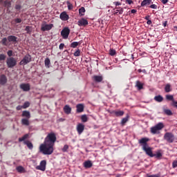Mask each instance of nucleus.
<instances>
[{
  "mask_svg": "<svg viewBox=\"0 0 177 177\" xmlns=\"http://www.w3.org/2000/svg\"><path fill=\"white\" fill-rule=\"evenodd\" d=\"M113 13L116 16H118V15H122V13H124V8L121 7H115L113 10Z\"/></svg>",
  "mask_w": 177,
  "mask_h": 177,
  "instance_id": "nucleus-13",
  "label": "nucleus"
},
{
  "mask_svg": "<svg viewBox=\"0 0 177 177\" xmlns=\"http://www.w3.org/2000/svg\"><path fill=\"white\" fill-rule=\"evenodd\" d=\"M162 3H163V5H165L166 3H168V0H161Z\"/></svg>",
  "mask_w": 177,
  "mask_h": 177,
  "instance_id": "nucleus-56",
  "label": "nucleus"
},
{
  "mask_svg": "<svg viewBox=\"0 0 177 177\" xmlns=\"http://www.w3.org/2000/svg\"><path fill=\"white\" fill-rule=\"evenodd\" d=\"M176 167H177V160H174L172 162V167L173 168H176Z\"/></svg>",
  "mask_w": 177,
  "mask_h": 177,
  "instance_id": "nucleus-50",
  "label": "nucleus"
},
{
  "mask_svg": "<svg viewBox=\"0 0 177 177\" xmlns=\"http://www.w3.org/2000/svg\"><path fill=\"white\" fill-rule=\"evenodd\" d=\"M145 84L142 82H140V81L138 80L136 82V87L138 88V91H142V89H143V86Z\"/></svg>",
  "mask_w": 177,
  "mask_h": 177,
  "instance_id": "nucleus-22",
  "label": "nucleus"
},
{
  "mask_svg": "<svg viewBox=\"0 0 177 177\" xmlns=\"http://www.w3.org/2000/svg\"><path fill=\"white\" fill-rule=\"evenodd\" d=\"M17 39H18L17 37L15 35H9L7 38L6 37L3 38L1 41V44L3 46H8V45L9 44V42H11L12 44H17L18 42Z\"/></svg>",
  "mask_w": 177,
  "mask_h": 177,
  "instance_id": "nucleus-3",
  "label": "nucleus"
},
{
  "mask_svg": "<svg viewBox=\"0 0 177 177\" xmlns=\"http://www.w3.org/2000/svg\"><path fill=\"white\" fill-rule=\"evenodd\" d=\"M84 13H85V8L82 7L79 9V15H80V16H84Z\"/></svg>",
  "mask_w": 177,
  "mask_h": 177,
  "instance_id": "nucleus-38",
  "label": "nucleus"
},
{
  "mask_svg": "<svg viewBox=\"0 0 177 177\" xmlns=\"http://www.w3.org/2000/svg\"><path fill=\"white\" fill-rule=\"evenodd\" d=\"M78 45H81V43L80 41H73L71 44V48H77Z\"/></svg>",
  "mask_w": 177,
  "mask_h": 177,
  "instance_id": "nucleus-32",
  "label": "nucleus"
},
{
  "mask_svg": "<svg viewBox=\"0 0 177 177\" xmlns=\"http://www.w3.org/2000/svg\"><path fill=\"white\" fill-rule=\"evenodd\" d=\"M67 150H68V145H65L64 146V147L62 148V151H63V153H66V151H67Z\"/></svg>",
  "mask_w": 177,
  "mask_h": 177,
  "instance_id": "nucleus-45",
  "label": "nucleus"
},
{
  "mask_svg": "<svg viewBox=\"0 0 177 177\" xmlns=\"http://www.w3.org/2000/svg\"><path fill=\"white\" fill-rule=\"evenodd\" d=\"M16 109L19 111L23 109V106H20V105L17 106Z\"/></svg>",
  "mask_w": 177,
  "mask_h": 177,
  "instance_id": "nucleus-55",
  "label": "nucleus"
},
{
  "mask_svg": "<svg viewBox=\"0 0 177 177\" xmlns=\"http://www.w3.org/2000/svg\"><path fill=\"white\" fill-rule=\"evenodd\" d=\"M113 5H115L117 8V6H120V5H122V3L120 1H115V2H113Z\"/></svg>",
  "mask_w": 177,
  "mask_h": 177,
  "instance_id": "nucleus-48",
  "label": "nucleus"
},
{
  "mask_svg": "<svg viewBox=\"0 0 177 177\" xmlns=\"http://www.w3.org/2000/svg\"><path fill=\"white\" fill-rule=\"evenodd\" d=\"M151 3H153V1L151 0H143L141 2V6H149V5H151Z\"/></svg>",
  "mask_w": 177,
  "mask_h": 177,
  "instance_id": "nucleus-21",
  "label": "nucleus"
},
{
  "mask_svg": "<svg viewBox=\"0 0 177 177\" xmlns=\"http://www.w3.org/2000/svg\"><path fill=\"white\" fill-rule=\"evenodd\" d=\"M93 80L95 81V82H102V81H103V76L94 75L93 76Z\"/></svg>",
  "mask_w": 177,
  "mask_h": 177,
  "instance_id": "nucleus-19",
  "label": "nucleus"
},
{
  "mask_svg": "<svg viewBox=\"0 0 177 177\" xmlns=\"http://www.w3.org/2000/svg\"><path fill=\"white\" fill-rule=\"evenodd\" d=\"M166 100H169L170 102H173L175 100L174 98V95H166Z\"/></svg>",
  "mask_w": 177,
  "mask_h": 177,
  "instance_id": "nucleus-36",
  "label": "nucleus"
},
{
  "mask_svg": "<svg viewBox=\"0 0 177 177\" xmlns=\"http://www.w3.org/2000/svg\"><path fill=\"white\" fill-rule=\"evenodd\" d=\"M31 55L27 54L24 57L22 60L19 62L20 66H26V64H28L30 62H31Z\"/></svg>",
  "mask_w": 177,
  "mask_h": 177,
  "instance_id": "nucleus-8",
  "label": "nucleus"
},
{
  "mask_svg": "<svg viewBox=\"0 0 177 177\" xmlns=\"http://www.w3.org/2000/svg\"><path fill=\"white\" fill-rule=\"evenodd\" d=\"M8 82V77L6 75H0V85H6Z\"/></svg>",
  "mask_w": 177,
  "mask_h": 177,
  "instance_id": "nucleus-16",
  "label": "nucleus"
},
{
  "mask_svg": "<svg viewBox=\"0 0 177 177\" xmlns=\"http://www.w3.org/2000/svg\"><path fill=\"white\" fill-rule=\"evenodd\" d=\"M64 48V44L61 43L59 44V49H60V50H63Z\"/></svg>",
  "mask_w": 177,
  "mask_h": 177,
  "instance_id": "nucleus-49",
  "label": "nucleus"
},
{
  "mask_svg": "<svg viewBox=\"0 0 177 177\" xmlns=\"http://www.w3.org/2000/svg\"><path fill=\"white\" fill-rule=\"evenodd\" d=\"M61 35L64 39H67L68 38V35H70V28H64L61 31Z\"/></svg>",
  "mask_w": 177,
  "mask_h": 177,
  "instance_id": "nucleus-9",
  "label": "nucleus"
},
{
  "mask_svg": "<svg viewBox=\"0 0 177 177\" xmlns=\"http://www.w3.org/2000/svg\"><path fill=\"white\" fill-rule=\"evenodd\" d=\"M113 113L116 117H122L124 113V111H113Z\"/></svg>",
  "mask_w": 177,
  "mask_h": 177,
  "instance_id": "nucleus-26",
  "label": "nucleus"
},
{
  "mask_svg": "<svg viewBox=\"0 0 177 177\" xmlns=\"http://www.w3.org/2000/svg\"><path fill=\"white\" fill-rule=\"evenodd\" d=\"M19 88L24 92H28L31 89V86L28 83H22L19 85Z\"/></svg>",
  "mask_w": 177,
  "mask_h": 177,
  "instance_id": "nucleus-10",
  "label": "nucleus"
},
{
  "mask_svg": "<svg viewBox=\"0 0 177 177\" xmlns=\"http://www.w3.org/2000/svg\"><path fill=\"white\" fill-rule=\"evenodd\" d=\"M149 140L150 139H149V138H142L138 140V143L142 146V149L143 151L146 153L147 156H149V157H154L153 148L150 147L149 144H147Z\"/></svg>",
  "mask_w": 177,
  "mask_h": 177,
  "instance_id": "nucleus-2",
  "label": "nucleus"
},
{
  "mask_svg": "<svg viewBox=\"0 0 177 177\" xmlns=\"http://www.w3.org/2000/svg\"><path fill=\"white\" fill-rule=\"evenodd\" d=\"M148 177H160V175L159 174L151 175Z\"/></svg>",
  "mask_w": 177,
  "mask_h": 177,
  "instance_id": "nucleus-58",
  "label": "nucleus"
},
{
  "mask_svg": "<svg viewBox=\"0 0 177 177\" xmlns=\"http://www.w3.org/2000/svg\"><path fill=\"white\" fill-rule=\"evenodd\" d=\"M81 55V50L80 49H77L75 53H74V56L78 57Z\"/></svg>",
  "mask_w": 177,
  "mask_h": 177,
  "instance_id": "nucleus-43",
  "label": "nucleus"
},
{
  "mask_svg": "<svg viewBox=\"0 0 177 177\" xmlns=\"http://www.w3.org/2000/svg\"><path fill=\"white\" fill-rule=\"evenodd\" d=\"M171 104L173 107H175L176 109H177V101L176 100H174L173 102H171Z\"/></svg>",
  "mask_w": 177,
  "mask_h": 177,
  "instance_id": "nucleus-46",
  "label": "nucleus"
},
{
  "mask_svg": "<svg viewBox=\"0 0 177 177\" xmlns=\"http://www.w3.org/2000/svg\"><path fill=\"white\" fill-rule=\"evenodd\" d=\"M16 170L19 174H24L26 172V169H24V167H23V166L17 167Z\"/></svg>",
  "mask_w": 177,
  "mask_h": 177,
  "instance_id": "nucleus-29",
  "label": "nucleus"
},
{
  "mask_svg": "<svg viewBox=\"0 0 177 177\" xmlns=\"http://www.w3.org/2000/svg\"><path fill=\"white\" fill-rule=\"evenodd\" d=\"M64 111L66 114H71V107L68 105H65L64 107Z\"/></svg>",
  "mask_w": 177,
  "mask_h": 177,
  "instance_id": "nucleus-27",
  "label": "nucleus"
},
{
  "mask_svg": "<svg viewBox=\"0 0 177 177\" xmlns=\"http://www.w3.org/2000/svg\"><path fill=\"white\" fill-rule=\"evenodd\" d=\"M109 55L110 56H115V55H117V51L113 48H110Z\"/></svg>",
  "mask_w": 177,
  "mask_h": 177,
  "instance_id": "nucleus-37",
  "label": "nucleus"
},
{
  "mask_svg": "<svg viewBox=\"0 0 177 177\" xmlns=\"http://www.w3.org/2000/svg\"><path fill=\"white\" fill-rule=\"evenodd\" d=\"M28 138H30V134L26 133L23 137L19 138V142H24V145H26L29 150H32V149H34L32 142L29 140H26V139H28Z\"/></svg>",
  "mask_w": 177,
  "mask_h": 177,
  "instance_id": "nucleus-4",
  "label": "nucleus"
},
{
  "mask_svg": "<svg viewBox=\"0 0 177 177\" xmlns=\"http://www.w3.org/2000/svg\"><path fill=\"white\" fill-rule=\"evenodd\" d=\"M163 112L165 113V114H166V115H172V111H171V109H164Z\"/></svg>",
  "mask_w": 177,
  "mask_h": 177,
  "instance_id": "nucleus-33",
  "label": "nucleus"
},
{
  "mask_svg": "<svg viewBox=\"0 0 177 177\" xmlns=\"http://www.w3.org/2000/svg\"><path fill=\"white\" fill-rule=\"evenodd\" d=\"M81 120H82V122H88V117L86 116V115H83L81 117Z\"/></svg>",
  "mask_w": 177,
  "mask_h": 177,
  "instance_id": "nucleus-39",
  "label": "nucleus"
},
{
  "mask_svg": "<svg viewBox=\"0 0 177 177\" xmlns=\"http://www.w3.org/2000/svg\"><path fill=\"white\" fill-rule=\"evenodd\" d=\"M77 24L78 26H80V27L82 26H88V20L85 19V18H82V19L77 21Z\"/></svg>",
  "mask_w": 177,
  "mask_h": 177,
  "instance_id": "nucleus-17",
  "label": "nucleus"
},
{
  "mask_svg": "<svg viewBox=\"0 0 177 177\" xmlns=\"http://www.w3.org/2000/svg\"><path fill=\"white\" fill-rule=\"evenodd\" d=\"M164 128V123L159 122L154 127L151 128V133H153V135H156V133H158V131H161Z\"/></svg>",
  "mask_w": 177,
  "mask_h": 177,
  "instance_id": "nucleus-5",
  "label": "nucleus"
},
{
  "mask_svg": "<svg viewBox=\"0 0 177 177\" xmlns=\"http://www.w3.org/2000/svg\"><path fill=\"white\" fill-rule=\"evenodd\" d=\"M153 156L156 158H161L162 153H161V151H158L156 154L153 153Z\"/></svg>",
  "mask_w": 177,
  "mask_h": 177,
  "instance_id": "nucleus-34",
  "label": "nucleus"
},
{
  "mask_svg": "<svg viewBox=\"0 0 177 177\" xmlns=\"http://www.w3.org/2000/svg\"><path fill=\"white\" fill-rule=\"evenodd\" d=\"M142 73H146V69H143Z\"/></svg>",
  "mask_w": 177,
  "mask_h": 177,
  "instance_id": "nucleus-63",
  "label": "nucleus"
},
{
  "mask_svg": "<svg viewBox=\"0 0 177 177\" xmlns=\"http://www.w3.org/2000/svg\"><path fill=\"white\" fill-rule=\"evenodd\" d=\"M6 59V55L5 54H0V61L5 60Z\"/></svg>",
  "mask_w": 177,
  "mask_h": 177,
  "instance_id": "nucleus-47",
  "label": "nucleus"
},
{
  "mask_svg": "<svg viewBox=\"0 0 177 177\" xmlns=\"http://www.w3.org/2000/svg\"><path fill=\"white\" fill-rule=\"evenodd\" d=\"M126 3H128V5H131V3H133V1L132 0H126Z\"/></svg>",
  "mask_w": 177,
  "mask_h": 177,
  "instance_id": "nucleus-53",
  "label": "nucleus"
},
{
  "mask_svg": "<svg viewBox=\"0 0 177 177\" xmlns=\"http://www.w3.org/2000/svg\"><path fill=\"white\" fill-rule=\"evenodd\" d=\"M154 100L158 103H161L164 100V97L161 95H158L154 97Z\"/></svg>",
  "mask_w": 177,
  "mask_h": 177,
  "instance_id": "nucleus-25",
  "label": "nucleus"
},
{
  "mask_svg": "<svg viewBox=\"0 0 177 177\" xmlns=\"http://www.w3.org/2000/svg\"><path fill=\"white\" fill-rule=\"evenodd\" d=\"M56 133H49L44 139V142L39 146V151L44 156H50L54 151L53 147L56 143Z\"/></svg>",
  "mask_w": 177,
  "mask_h": 177,
  "instance_id": "nucleus-1",
  "label": "nucleus"
},
{
  "mask_svg": "<svg viewBox=\"0 0 177 177\" xmlns=\"http://www.w3.org/2000/svg\"><path fill=\"white\" fill-rule=\"evenodd\" d=\"M129 120V115H127L126 118H122L120 122L122 127H124V125H125V124L128 122Z\"/></svg>",
  "mask_w": 177,
  "mask_h": 177,
  "instance_id": "nucleus-30",
  "label": "nucleus"
},
{
  "mask_svg": "<svg viewBox=\"0 0 177 177\" xmlns=\"http://www.w3.org/2000/svg\"><path fill=\"white\" fill-rule=\"evenodd\" d=\"M31 27L30 26H26L25 28V31H26L27 34H31Z\"/></svg>",
  "mask_w": 177,
  "mask_h": 177,
  "instance_id": "nucleus-42",
  "label": "nucleus"
},
{
  "mask_svg": "<svg viewBox=\"0 0 177 177\" xmlns=\"http://www.w3.org/2000/svg\"><path fill=\"white\" fill-rule=\"evenodd\" d=\"M53 28V24H41V31H50V30H52Z\"/></svg>",
  "mask_w": 177,
  "mask_h": 177,
  "instance_id": "nucleus-12",
  "label": "nucleus"
},
{
  "mask_svg": "<svg viewBox=\"0 0 177 177\" xmlns=\"http://www.w3.org/2000/svg\"><path fill=\"white\" fill-rule=\"evenodd\" d=\"M15 9H17V10H20V9H21V6H20L19 4H17L15 6Z\"/></svg>",
  "mask_w": 177,
  "mask_h": 177,
  "instance_id": "nucleus-51",
  "label": "nucleus"
},
{
  "mask_svg": "<svg viewBox=\"0 0 177 177\" xmlns=\"http://www.w3.org/2000/svg\"><path fill=\"white\" fill-rule=\"evenodd\" d=\"M44 64L46 68H49L50 67V59L49 58H46Z\"/></svg>",
  "mask_w": 177,
  "mask_h": 177,
  "instance_id": "nucleus-31",
  "label": "nucleus"
},
{
  "mask_svg": "<svg viewBox=\"0 0 177 177\" xmlns=\"http://www.w3.org/2000/svg\"><path fill=\"white\" fill-rule=\"evenodd\" d=\"M15 23H21V19L17 18L15 20Z\"/></svg>",
  "mask_w": 177,
  "mask_h": 177,
  "instance_id": "nucleus-54",
  "label": "nucleus"
},
{
  "mask_svg": "<svg viewBox=\"0 0 177 177\" xmlns=\"http://www.w3.org/2000/svg\"><path fill=\"white\" fill-rule=\"evenodd\" d=\"M21 122L22 125H26V127H28V125H30V120L27 118L21 119Z\"/></svg>",
  "mask_w": 177,
  "mask_h": 177,
  "instance_id": "nucleus-28",
  "label": "nucleus"
},
{
  "mask_svg": "<svg viewBox=\"0 0 177 177\" xmlns=\"http://www.w3.org/2000/svg\"><path fill=\"white\" fill-rule=\"evenodd\" d=\"M174 28H176V31H177V26H174Z\"/></svg>",
  "mask_w": 177,
  "mask_h": 177,
  "instance_id": "nucleus-64",
  "label": "nucleus"
},
{
  "mask_svg": "<svg viewBox=\"0 0 177 177\" xmlns=\"http://www.w3.org/2000/svg\"><path fill=\"white\" fill-rule=\"evenodd\" d=\"M22 107H23V109H28V107H30V102H24Z\"/></svg>",
  "mask_w": 177,
  "mask_h": 177,
  "instance_id": "nucleus-41",
  "label": "nucleus"
},
{
  "mask_svg": "<svg viewBox=\"0 0 177 177\" xmlns=\"http://www.w3.org/2000/svg\"><path fill=\"white\" fill-rule=\"evenodd\" d=\"M7 55L9 57H12V56H13V50H9L8 52H7Z\"/></svg>",
  "mask_w": 177,
  "mask_h": 177,
  "instance_id": "nucleus-44",
  "label": "nucleus"
},
{
  "mask_svg": "<svg viewBox=\"0 0 177 177\" xmlns=\"http://www.w3.org/2000/svg\"><path fill=\"white\" fill-rule=\"evenodd\" d=\"M21 117H25L26 119L30 120V118H31V113H30L28 111H24Z\"/></svg>",
  "mask_w": 177,
  "mask_h": 177,
  "instance_id": "nucleus-20",
  "label": "nucleus"
},
{
  "mask_svg": "<svg viewBox=\"0 0 177 177\" xmlns=\"http://www.w3.org/2000/svg\"><path fill=\"white\" fill-rule=\"evenodd\" d=\"M167 23H168V21H165V22L163 23V26L167 27Z\"/></svg>",
  "mask_w": 177,
  "mask_h": 177,
  "instance_id": "nucleus-61",
  "label": "nucleus"
},
{
  "mask_svg": "<svg viewBox=\"0 0 177 177\" xmlns=\"http://www.w3.org/2000/svg\"><path fill=\"white\" fill-rule=\"evenodd\" d=\"M138 73H142V69H138Z\"/></svg>",
  "mask_w": 177,
  "mask_h": 177,
  "instance_id": "nucleus-62",
  "label": "nucleus"
},
{
  "mask_svg": "<svg viewBox=\"0 0 177 177\" xmlns=\"http://www.w3.org/2000/svg\"><path fill=\"white\" fill-rule=\"evenodd\" d=\"M83 165L86 169L92 168V167L93 166V163H92V161L91 160H87L83 163Z\"/></svg>",
  "mask_w": 177,
  "mask_h": 177,
  "instance_id": "nucleus-18",
  "label": "nucleus"
},
{
  "mask_svg": "<svg viewBox=\"0 0 177 177\" xmlns=\"http://www.w3.org/2000/svg\"><path fill=\"white\" fill-rule=\"evenodd\" d=\"M39 171H45L46 169V160H44L40 162V165L36 167Z\"/></svg>",
  "mask_w": 177,
  "mask_h": 177,
  "instance_id": "nucleus-11",
  "label": "nucleus"
},
{
  "mask_svg": "<svg viewBox=\"0 0 177 177\" xmlns=\"http://www.w3.org/2000/svg\"><path fill=\"white\" fill-rule=\"evenodd\" d=\"M147 24H148L149 26H150V24H151V20L149 19L147 21Z\"/></svg>",
  "mask_w": 177,
  "mask_h": 177,
  "instance_id": "nucleus-59",
  "label": "nucleus"
},
{
  "mask_svg": "<svg viewBox=\"0 0 177 177\" xmlns=\"http://www.w3.org/2000/svg\"><path fill=\"white\" fill-rule=\"evenodd\" d=\"M11 5L12 4L10 3V1H4V6H6V8H10Z\"/></svg>",
  "mask_w": 177,
  "mask_h": 177,
  "instance_id": "nucleus-40",
  "label": "nucleus"
},
{
  "mask_svg": "<svg viewBox=\"0 0 177 177\" xmlns=\"http://www.w3.org/2000/svg\"><path fill=\"white\" fill-rule=\"evenodd\" d=\"M77 113H82L84 111V104H78L76 105Z\"/></svg>",
  "mask_w": 177,
  "mask_h": 177,
  "instance_id": "nucleus-23",
  "label": "nucleus"
},
{
  "mask_svg": "<svg viewBox=\"0 0 177 177\" xmlns=\"http://www.w3.org/2000/svg\"><path fill=\"white\" fill-rule=\"evenodd\" d=\"M165 140L168 142V143H174L175 141V135L172 133H166L164 136Z\"/></svg>",
  "mask_w": 177,
  "mask_h": 177,
  "instance_id": "nucleus-7",
  "label": "nucleus"
},
{
  "mask_svg": "<svg viewBox=\"0 0 177 177\" xmlns=\"http://www.w3.org/2000/svg\"><path fill=\"white\" fill-rule=\"evenodd\" d=\"M6 64L8 68H13L17 64V61L15 57H10L7 58Z\"/></svg>",
  "mask_w": 177,
  "mask_h": 177,
  "instance_id": "nucleus-6",
  "label": "nucleus"
},
{
  "mask_svg": "<svg viewBox=\"0 0 177 177\" xmlns=\"http://www.w3.org/2000/svg\"><path fill=\"white\" fill-rule=\"evenodd\" d=\"M137 10L135 9L131 10V13L135 14L136 13Z\"/></svg>",
  "mask_w": 177,
  "mask_h": 177,
  "instance_id": "nucleus-60",
  "label": "nucleus"
},
{
  "mask_svg": "<svg viewBox=\"0 0 177 177\" xmlns=\"http://www.w3.org/2000/svg\"><path fill=\"white\" fill-rule=\"evenodd\" d=\"M76 129L77 131V133L79 135H81V133H82V132H84V130L85 129V125L82 124V123H79L77 126Z\"/></svg>",
  "mask_w": 177,
  "mask_h": 177,
  "instance_id": "nucleus-14",
  "label": "nucleus"
},
{
  "mask_svg": "<svg viewBox=\"0 0 177 177\" xmlns=\"http://www.w3.org/2000/svg\"><path fill=\"white\" fill-rule=\"evenodd\" d=\"M66 5L68 7V10H73L74 6L69 1H66Z\"/></svg>",
  "mask_w": 177,
  "mask_h": 177,
  "instance_id": "nucleus-35",
  "label": "nucleus"
},
{
  "mask_svg": "<svg viewBox=\"0 0 177 177\" xmlns=\"http://www.w3.org/2000/svg\"><path fill=\"white\" fill-rule=\"evenodd\" d=\"M165 92H166V93H169V92H172V87L171 86L170 84H167L165 86Z\"/></svg>",
  "mask_w": 177,
  "mask_h": 177,
  "instance_id": "nucleus-24",
  "label": "nucleus"
},
{
  "mask_svg": "<svg viewBox=\"0 0 177 177\" xmlns=\"http://www.w3.org/2000/svg\"><path fill=\"white\" fill-rule=\"evenodd\" d=\"M149 8H151V9H157V5L152 4L149 6Z\"/></svg>",
  "mask_w": 177,
  "mask_h": 177,
  "instance_id": "nucleus-52",
  "label": "nucleus"
},
{
  "mask_svg": "<svg viewBox=\"0 0 177 177\" xmlns=\"http://www.w3.org/2000/svg\"><path fill=\"white\" fill-rule=\"evenodd\" d=\"M145 19L147 20V21L150 20V15H147V16L145 17Z\"/></svg>",
  "mask_w": 177,
  "mask_h": 177,
  "instance_id": "nucleus-57",
  "label": "nucleus"
},
{
  "mask_svg": "<svg viewBox=\"0 0 177 177\" xmlns=\"http://www.w3.org/2000/svg\"><path fill=\"white\" fill-rule=\"evenodd\" d=\"M59 19H61V20H62L63 21H67V20L70 19V17L68 16V15H67V12H62L59 15Z\"/></svg>",
  "mask_w": 177,
  "mask_h": 177,
  "instance_id": "nucleus-15",
  "label": "nucleus"
}]
</instances>
